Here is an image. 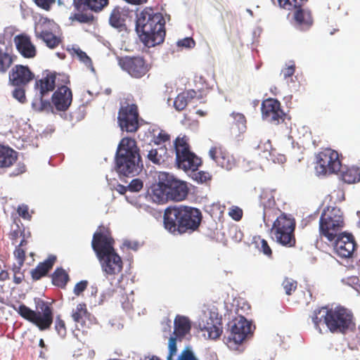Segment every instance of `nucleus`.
I'll list each match as a JSON object with an SVG mask.
<instances>
[{"label": "nucleus", "mask_w": 360, "mask_h": 360, "mask_svg": "<svg viewBox=\"0 0 360 360\" xmlns=\"http://www.w3.org/2000/svg\"><path fill=\"white\" fill-rule=\"evenodd\" d=\"M170 136L164 130H160L157 136H154L153 141L157 145H160L169 141Z\"/></svg>", "instance_id": "603ef678"}, {"label": "nucleus", "mask_w": 360, "mask_h": 360, "mask_svg": "<svg viewBox=\"0 0 360 360\" xmlns=\"http://www.w3.org/2000/svg\"><path fill=\"white\" fill-rule=\"evenodd\" d=\"M77 12L70 17L80 23H92L94 19L92 11L98 13L107 7L109 0H74Z\"/></svg>", "instance_id": "1a4fd4ad"}, {"label": "nucleus", "mask_w": 360, "mask_h": 360, "mask_svg": "<svg viewBox=\"0 0 360 360\" xmlns=\"http://www.w3.org/2000/svg\"><path fill=\"white\" fill-rule=\"evenodd\" d=\"M316 330L322 333L320 324L323 323L332 333L345 334L355 326L353 314L347 309L342 307L328 309L322 307L313 311L311 316Z\"/></svg>", "instance_id": "20e7f679"}, {"label": "nucleus", "mask_w": 360, "mask_h": 360, "mask_svg": "<svg viewBox=\"0 0 360 360\" xmlns=\"http://www.w3.org/2000/svg\"><path fill=\"white\" fill-rule=\"evenodd\" d=\"M296 221L290 214L282 213L274 221L271 233L275 241L287 248H293L296 245L295 230Z\"/></svg>", "instance_id": "6e6552de"}, {"label": "nucleus", "mask_w": 360, "mask_h": 360, "mask_svg": "<svg viewBox=\"0 0 360 360\" xmlns=\"http://www.w3.org/2000/svg\"><path fill=\"white\" fill-rule=\"evenodd\" d=\"M77 56L82 63H84L88 68H91L93 69V64L91 59L87 56V54L78 49L75 51Z\"/></svg>", "instance_id": "de8ad7c7"}, {"label": "nucleus", "mask_w": 360, "mask_h": 360, "mask_svg": "<svg viewBox=\"0 0 360 360\" xmlns=\"http://www.w3.org/2000/svg\"><path fill=\"white\" fill-rule=\"evenodd\" d=\"M61 74L46 71L43 73L41 78H36L34 89L40 98L41 107L40 110H43L46 106L50 105L49 101H44L43 98L52 92L58 83H61Z\"/></svg>", "instance_id": "ddd939ff"}, {"label": "nucleus", "mask_w": 360, "mask_h": 360, "mask_svg": "<svg viewBox=\"0 0 360 360\" xmlns=\"http://www.w3.org/2000/svg\"><path fill=\"white\" fill-rule=\"evenodd\" d=\"M136 30L146 46L151 48L160 45L166 36L165 19L161 13L146 8L137 14Z\"/></svg>", "instance_id": "7ed1b4c3"}, {"label": "nucleus", "mask_w": 360, "mask_h": 360, "mask_svg": "<svg viewBox=\"0 0 360 360\" xmlns=\"http://www.w3.org/2000/svg\"><path fill=\"white\" fill-rule=\"evenodd\" d=\"M127 189H129L128 186H125L122 184L117 185L115 188V190L122 195L124 194L127 192Z\"/></svg>", "instance_id": "338daca9"}, {"label": "nucleus", "mask_w": 360, "mask_h": 360, "mask_svg": "<svg viewBox=\"0 0 360 360\" xmlns=\"http://www.w3.org/2000/svg\"><path fill=\"white\" fill-rule=\"evenodd\" d=\"M209 155L218 166L226 170H231L236 165L233 157L220 144L212 146L209 150Z\"/></svg>", "instance_id": "aec40b11"}, {"label": "nucleus", "mask_w": 360, "mask_h": 360, "mask_svg": "<svg viewBox=\"0 0 360 360\" xmlns=\"http://www.w3.org/2000/svg\"><path fill=\"white\" fill-rule=\"evenodd\" d=\"M341 167L340 155L336 150L326 148L316 155L315 171L317 175L337 174Z\"/></svg>", "instance_id": "9d476101"}, {"label": "nucleus", "mask_w": 360, "mask_h": 360, "mask_svg": "<svg viewBox=\"0 0 360 360\" xmlns=\"http://www.w3.org/2000/svg\"><path fill=\"white\" fill-rule=\"evenodd\" d=\"M37 39H41L46 45L50 49H54L61 43V39L53 33V31L48 32L46 34L39 37Z\"/></svg>", "instance_id": "f704fd0d"}, {"label": "nucleus", "mask_w": 360, "mask_h": 360, "mask_svg": "<svg viewBox=\"0 0 360 360\" xmlns=\"http://www.w3.org/2000/svg\"><path fill=\"white\" fill-rule=\"evenodd\" d=\"M18 159V153L12 148L0 144V168L10 167Z\"/></svg>", "instance_id": "bb28decb"}, {"label": "nucleus", "mask_w": 360, "mask_h": 360, "mask_svg": "<svg viewBox=\"0 0 360 360\" xmlns=\"http://www.w3.org/2000/svg\"><path fill=\"white\" fill-rule=\"evenodd\" d=\"M177 360H198L193 351L189 348H185L178 356Z\"/></svg>", "instance_id": "3c124183"}, {"label": "nucleus", "mask_w": 360, "mask_h": 360, "mask_svg": "<svg viewBox=\"0 0 360 360\" xmlns=\"http://www.w3.org/2000/svg\"><path fill=\"white\" fill-rule=\"evenodd\" d=\"M115 240L108 229L99 226L94 233L91 247L98 259L102 271L106 276L120 274L123 269L121 257L114 249Z\"/></svg>", "instance_id": "f03ea898"}, {"label": "nucleus", "mask_w": 360, "mask_h": 360, "mask_svg": "<svg viewBox=\"0 0 360 360\" xmlns=\"http://www.w3.org/2000/svg\"><path fill=\"white\" fill-rule=\"evenodd\" d=\"M19 237L25 238V232L24 229L22 230L18 226H17V229L13 230L11 233V239L13 241V243H14V240H16Z\"/></svg>", "instance_id": "680f3d73"}, {"label": "nucleus", "mask_w": 360, "mask_h": 360, "mask_svg": "<svg viewBox=\"0 0 360 360\" xmlns=\"http://www.w3.org/2000/svg\"><path fill=\"white\" fill-rule=\"evenodd\" d=\"M178 167L184 171H195L201 165L202 160L192 151L176 160Z\"/></svg>", "instance_id": "a878e982"}, {"label": "nucleus", "mask_w": 360, "mask_h": 360, "mask_svg": "<svg viewBox=\"0 0 360 360\" xmlns=\"http://www.w3.org/2000/svg\"><path fill=\"white\" fill-rule=\"evenodd\" d=\"M52 283L58 288H65L70 280L68 274L62 267L56 268L51 275Z\"/></svg>", "instance_id": "7c9ffc66"}, {"label": "nucleus", "mask_w": 360, "mask_h": 360, "mask_svg": "<svg viewBox=\"0 0 360 360\" xmlns=\"http://www.w3.org/2000/svg\"><path fill=\"white\" fill-rule=\"evenodd\" d=\"M17 212L19 216L24 219L30 220L32 218L31 214L29 213V207L26 205H20L18 207Z\"/></svg>", "instance_id": "4d7b16f0"}, {"label": "nucleus", "mask_w": 360, "mask_h": 360, "mask_svg": "<svg viewBox=\"0 0 360 360\" xmlns=\"http://www.w3.org/2000/svg\"><path fill=\"white\" fill-rule=\"evenodd\" d=\"M33 1L38 7L46 11H49L51 8V6L56 2V0H33Z\"/></svg>", "instance_id": "864d4df0"}, {"label": "nucleus", "mask_w": 360, "mask_h": 360, "mask_svg": "<svg viewBox=\"0 0 360 360\" xmlns=\"http://www.w3.org/2000/svg\"><path fill=\"white\" fill-rule=\"evenodd\" d=\"M13 41L16 49L22 57L32 58L36 56L37 49L29 35L25 33L18 34L14 37Z\"/></svg>", "instance_id": "5701e85b"}, {"label": "nucleus", "mask_w": 360, "mask_h": 360, "mask_svg": "<svg viewBox=\"0 0 360 360\" xmlns=\"http://www.w3.org/2000/svg\"><path fill=\"white\" fill-rule=\"evenodd\" d=\"M56 260L57 257L56 255H50L44 262H39L37 266L30 271L32 279L33 281H38L47 276Z\"/></svg>", "instance_id": "b1692460"}, {"label": "nucleus", "mask_w": 360, "mask_h": 360, "mask_svg": "<svg viewBox=\"0 0 360 360\" xmlns=\"http://www.w3.org/2000/svg\"><path fill=\"white\" fill-rule=\"evenodd\" d=\"M55 329L58 334L64 338L67 334V329L65 321L60 318V316H57L55 321Z\"/></svg>", "instance_id": "c03bdc74"}, {"label": "nucleus", "mask_w": 360, "mask_h": 360, "mask_svg": "<svg viewBox=\"0 0 360 360\" xmlns=\"http://www.w3.org/2000/svg\"><path fill=\"white\" fill-rule=\"evenodd\" d=\"M187 105V97L184 94H179L174 99V107L179 111L184 110Z\"/></svg>", "instance_id": "37998d69"}, {"label": "nucleus", "mask_w": 360, "mask_h": 360, "mask_svg": "<svg viewBox=\"0 0 360 360\" xmlns=\"http://www.w3.org/2000/svg\"><path fill=\"white\" fill-rule=\"evenodd\" d=\"M116 170L126 176H135L143 165L135 139L124 137L118 144L115 155Z\"/></svg>", "instance_id": "39448f33"}, {"label": "nucleus", "mask_w": 360, "mask_h": 360, "mask_svg": "<svg viewBox=\"0 0 360 360\" xmlns=\"http://www.w3.org/2000/svg\"><path fill=\"white\" fill-rule=\"evenodd\" d=\"M194 179L199 183H207L212 179V175L204 171H200L194 174Z\"/></svg>", "instance_id": "09e8293b"}, {"label": "nucleus", "mask_w": 360, "mask_h": 360, "mask_svg": "<svg viewBox=\"0 0 360 360\" xmlns=\"http://www.w3.org/2000/svg\"><path fill=\"white\" fill-rule=\"evenodd\" d=\"M123 22L120 8L118 7L113 8L109 18L110 25L113 27L120 28L123 25Z\"/></svg>", "instance_id": "e433bc0d"}, {"label": "nucleus", "mask_w": 360, "mask_h": 360, "mask_svg": "<svg viewBox=\"0 0 360 360\" xmlns=\"http://www.w3.org/2000/svg\"><path fill=\"white\" fill-rule=\"evenodd\" d=\"M345 226L342 211L337 207H326L319 219V235L333 242Z\"/></svg>", "instance_id": "423d86ee"}, {"label": "nucleus", "mask_w": 360, "mask_h": 360, "mask_svg": "<svg viewBox=\"0 0 360 360\" xmlns=\"http://www.w3.org/2000/svg\"><path fill=\"white\" fill-rule=\"evenodd\" d=\"M302 6L293 7L292 10H295L293 17L295 20L296 25L299 27L300 30H307L313 24V19L311 12L302 8Z\"/></svg>", "instance_id": "393cba45"}, {"label": "nucleus", "mask_w": 360, "mask_h": 360, "mask_svg": "<svg viewBox=\"0 0 360 360\" xmlns=\"http://www.w3.org/2000/svg\"><path fill=\"white\" fill-rule=\"evenodd\" d=\"M295 71V65L294 64H291L285 68H284L281 70V73L283 74L285 79L292 77Z\"/></svg>", "instance_id": "e2e57ef3"}, {"label": "nucleus", "mask_w": 360, "mask_h": 360, "mask_svg": "<svg viewBox=\"0 0 360 360\" xmlns=\"http://www.w3.org/2000/svg\"><path fill=\"white\" fill-rule=\"evenodd\" d=\"M148 159L153 163L160 165L162 161V156L158 154L157 149H151L148 153Z\"/></svg>", "instance_id": "5fc2aeb1"}, {"label": "nucleus", "mask_w": 360, "mask_h": 360, "mask_svg": "<svg viewBox=\"0 0 360 360\" xmlns=\"http://www.w3.org/2000/svg\"><path fill=\"white\" fill-rule=\"evenodd\" d=\"M202 219L201 211L186 205H175L165 210L164 227L173 235L191 234L196 231Z\"/></svg>", "instance_id": "f257e3e1"}, {"label": "nucleus", "mask_w": 360, "mask_h": 360, "mask_svg": "<svg viewBox=\"0 0 360 360\" xmlns=\"http://www.w3.org/2000/svg\"><path fill=\"white\" fill-rule=\"evenodd\" d=\"M176 44L179 47L188 49L193 48L195 45V41L191 37H186L183 39L179 40Z\"/></svg>", "instance_id": "13d9d810"}, {"label": "nucleus", "mask_w": 360, "mask_h": 360, "mask_svg": "<svg viewBox=\"0 0 360 360\" xmlns=\"http://www.w3.org/2000/svg\"><path fill=\"white\" fill-rule=\"evenodd\" d=\"M37 309L41 311H34L24 304H20L14 309L24 319L35 325L40 330H49L53 320V309L44 300L37 303Z\"/></svg>", "instance_id": "0eeeda50"}, {"label": "nucleus", "mask_w": 360, "mask_h": 360, "mask_svg": "<svg viewBox=\"0 0 360 360\" xmlns=\"http://www.w3.org/2000/svg\"><path fill=\"white\" fill-rule=\"evenodd\" d=\"M89 313L86 305L84 303H79L77 305L75 310L72 313V319L77 323L83 324L84 319L88 316Z\"/></svg>", "instance_id": "72a5a7b5"}, {"label": "nucleus", "mask_w": 360, "mask_h": 360, "mask_svg": "<svg viewBox=\"0 0 360 360\" xmlns=\"http://www.w3.org/2000/svg\"><path fill=\"white\" fill-rule=\"evenodd\" d=\"M342 180L347 184H355L360 181V168L358 167H347L341 173Z\"/></svg>", "instance_id": "2f4dec72"}, {"label": "nucleus", "mask_w": 360, "mask_h": 360, "mask_svg": "<svg viewBox=\"0 0 360 360\" xmlns=\"http://www.w3.org/2000/svg\"><path fill=\"white\" fill-rule=\"evenodd\" d=\"M250 330V323L242 316L233 322L229 335L224 336V342L230 347L236 346L245 339Z\"/></svg>", "instance_id": "2eb2a0df"}, {"label": "nucleus", "mask_w": 360, "mask_h": 360, "mask_svg": "<svg viewBox=\"0 0 360 360\" xmlns=\"http://www.w3.org/2000/svg\"><path fill=\"white\" fill-rule=\"evenodd\" d=\"M260 204L264 207V209L271 207L276 204L274 195L270 191H262L260 196Z\"/></svg>", "instance_id": "4c0bfd02"}, {"label": "nucleus", "mask_w": 360, "mask_h": 360, "mask_svg": "<svg viewBox=\"0 0 360 360\" xmlns=\"http://www.w3.org/2000/svg\"><path fill=\"white\" fill-rule=\"evenodd\" d=\"M261 110L263 118L271 124H278L285 120V114L277 99L270 98L264 100Z\"/></svg>", "instance_id": "dca6fc26"}, {"label": "nucleus", "mask_w": 360, "mask_h": 360, "mask_svg": "<svg viewBox=\"0 0 360 360\" xmlns=\"http://www.w3.org/2000/svg\"><path fill=\"white\" fill-rule=\"evenodd\" d=\"M231 116L233 119V127H235L239 133H243L247 128L245 115L240 112H233Z\"/></svg>", "instance_id": "c9c22d12"}, {"label": "nucleus", "mask_w": 360, "mask_h": 360, "mask_svg": "<svg viewBox=\"0 0 360 360\" xmlns=\"http://www.w3.org/2000/svg\"><path fill=\"white\" fill-rule=\"evenodd\" d=\"M30 236L31 233L28 231L27 233H25V237L22 238L20 244L18 246L24 248L28 243L27 238H30Z\"/></svg>", "instance_id": "774afa93"}, {"label": "nucleus", "mask_w": 360, "mask_h": 360, "mask_svg": "<svg viewBox=\"0 0 360 360\" xmlns=\"http://www.w3.org/2000/svg\"><path fill=\"white\" fill-rule=\"evenodd\" d=\"M308 0H278L279 6L287 10H292L293 7L302 6L303 3Z\"/></svg>", "instance_id": "ea45409f"}, {"label": "nucleus", "mask_w": 360, "mask_h": 360, "mask_svg": "<svg viewBox=\"0 0 360 360\" xmlns=\"http://www.w3.org/2000/svg\"><path fill=\"white\" fill-rule=\"evenodd\" d=\"M282 286L285 290V294L291 295L297 288V282L291 278L286 277L282 282Z\"/></svg>", "instance_id": "58836bf2"}, {"label": "nucleus", "mask_w": 360, "mask_h": 360, "mask_svg": "<svg viewBox=\"0 0 360 360\" xmlns=\"http://www.w3.org/2000/svg\"><path fill=\"white\" fill-rule=\"evenodd\" d=\"M139 113L136 104L129 103L127 100L120 103L118 111L117 123L121 130L128 133H135L140 125Z\"/></svg>", "instance_id": "9b49d317"}, {"label": "nucleus", "mask_w": 360, "mask_h": 360, "mask_svg": "<svg viewBox=\"0 0 360 360\" xmlns=\"http://www.w3.org/2000/svg\"><path fill=\"white\" fill-rule=\"evenodd\" d=\"M88 281H81L77 283L73 289V292L75 295L79 296L87 288Z\"/></svg>", "instance_id": "bf43d9fd"}, {"label": "nucleus", "mask_w": 360, "mask_h": 360, "mask_svg": "<svg viewBox=\"0 0 360 360\" xmlns=\"http://www.w3.org/2000/svg\"><path fill=\"white\" fill-rule=\"evenodd\" d=\"M14 276H13V281L15 284H20L22 283L24 275L22 274H20V271H18V266L13 268Z\"/></svg>", "instance_id": "0e129e2a"}, {"label": "nucleus", "mask_w": 360, "mask_h": 360, "mask_svg": "<svg viewBox=\"0 0 360 360\" xmlns=\"http://www.w3.org/2000/svg\"><path fill=\"white\" fill-rule=\"evenodd\" d=\"M15 59L11 52L0 47V73H5L10 68Z\"/></svg>", "instance_id": "473e14b6"}, {"label": "nucleus", "mask_w": 360, "mask_h": 360, "mask_svg": "<svg viewBox=\"0 0 360 360\" xmlns=\"http://www.w3.org/2000/svg\"><path fill=\"white\" fill-rule=\"evenodd\" d=\"M143 181L139 179H133L128 185L129 191L133 192H139L143 188Z\"/></svg>", "instance_id": "6e6d98bb"}, {"label": "nucleus", "mask_w": 360, "mask_h": 360, "mask_svg": "<svg viewBox=\"0 0 360 360\" xmlns=\"http://www.w3.org/2000/svg\"><path fill=\"white\" fill-rule=\"evenodd\" d=\"M54 26L53 20L47 18L40 17L34 25V35L37 38L46 34L48 32L53 31Z\"/></svg>", "instance_id": "c85d7f7f"}, {"label": "nucleus", "mask_w": 360, "mask_h": 360, "mask_svg": "<svg viewBox=\"0 0 360 360\" xmlns=\"http://www.w3.org/2000/svg\"><path fill=\"white\" fill-rule=\"evenodd\" d=\"M349 345L352 349H360V331L356 333L354 336L350 338Z\"/></svg>", "instance_id": "052dcab7"}, {"label": "nucleus", "mask_w": 360, "mask_h": 360, "mask_svg": "<svg viewBox=\"0 0 360 360\" xmlns=\"http://www.w3.org/2000/svg\"><path fill=\"white\" fill-rule=\"evenodd\" d=\"M165 176L169 200L176 202L185 200L188 194L187 184L167 172H165Z\"/></svg>", "instance_id": "f3484780"}, {"label": "nucleus", "mask_w": 360, "mask_h": 360, "mask_svg": "<svg viewBox=\"0 0 360 360\" xmlns=\"http://www.w3.org/2000/svg\"><path fill=\"white\" fill-rule=\"evenodd\" d=\"M174 145L176 153V160L191 152L188 143V139L186 136L182 137L178 136L175 139Z\"/></svg>", "instance_id": "c756f323"}, {"label": "nucleus", "mask_w": 360, "mask_h": 360, "mask_svg": "<svg viewBox=\"0 0 360 360\" xmlns=\"http://www.w3.org/2000/svg\"><path fill=\"white\" fill-rule=\"evenodd\" d=\"M198 328L202 332H207V335L204 336L207 339H218L222 333V323L217 316H205L200 319L198 323Z\"/></svg>", "instance_id": "6ab92c4d"}, {"label": "nucleus", "mask_w": 360, "mask_h": 360, "mask_svg": "<svg viewBox=\"0 0 360 360\" xmlns=\"http://www.w3.org/2000/svg\"><path fill=\"white\" fill-rule=\"evenodd\" d=\"M257 243V248H259L260 252H262L265 255H266L269 257H271L272 256V250L265 239L260 238L259 237V242Z\"/></svg>", "instance_id": "49530a36"}, {"label": "nucleus", "mask_w": 360, "mask_h": 360, "mask_svg": "<svg viewBox=\"0 0 360 360\" xmlns=\"http://www.w3.org/2000/svg\"><path fill=\"white\" fill-rule=\"evenodd\" d=\"M61 83H58V89L53 94L51 101L58 111H66L72 101V93L66 85L70 83L68 76L61 75Z\"/></svg>", "instance_id": "4468645a"}, {"label": "nucleus", "mask_w": 360, "mask_h": 360, "mask_svg": "<svg viewBox=\"0 0 360 360\" xmlns=\"http://www.w3.org/2000/svg\"><path fill=\"white\" fill-rule=\"evenodd\" d=\"M243 214V210L238 206H232L229 210V215L236 221L242 219Z\"/></svg>", "instance_id": "8fccbe9b"}, {"label": "nucleus", "mask_w": 360, "mask_h": 360, "mask_svg": "<svg viewBox=\"0 0 360 360\" xmlns=\"http://www.w3.org/2000/svg\"><path fill=\"white\" fill-rule=\"evenodd\" d=\"M34 79L28 66L15 65L8 74L9 83L13 86H25Z\"/></svg>", "instance_id": "a211bd4d"}, {"label": "nucleus", "mask_w": 360, "mask_h": 360, "mask_svg": "<svg viewBox=\"0 0 360 360\" xmlns=\"http://www.w3.org/2000/svg\"><path fill=\"white\" fill-rule=\"evenodd\" d=\"M120 68L131 77L141 79L150 70L151 64L141 56H125L117 58Z\"/></svg>", "instance_id": "f8f14e48"}, {"label": "nucleus", "mask_w": 360, "mask_h": 360, "mask_svg": "<svg viewBox=\"0 0 360 360\" xmlns=\"http://www.w3.org/2000/svg\"><path fill=\"white\" fill-rule=\"evenodd\" d=\"M166 184L165 172H159L158 181L151 186V192L150 193V198L153 202L161 204L169 200Z\"/></svg>", "instance_id": "4be33fe9"}, {"label": "nucleus", "mask_w": 360, "mask_h": 360, "mask_svg": "<svg viewBox=\"0 0 360 360\" xmlns=\"http://www.w3.org/2000/svg\"><path fill=\"white\" fill-rule=\"evenodd\" d=\"M176 338L171 337L168 342V355L167 360H174V357L177 354Z\"/></svg>", "instance_id": "79ce46f5"}, {"label": "nucleus", "mask_w": 360, "mask_h": 360, "mask_svg": "<svg viewBox=\"0 0 360 360\" xmlns=\"http://www.w3.org/2000/svg\"><path fill=\"white\" fill-rule=\"evenodd\" d=\"M25 172V165L23 163H19L18 167L11 173V175L18 176Z\"/></svg>", "instance_id": "69168bd1"}, {"label": "nucleus", "mask_w": 360, "mask_h": 360, "mask_svg": "<svg viewBox=\"0 0 360 360\" xmlns=\"http://www.w3.org/2000/svg\"><path fill=\"white\" fill-rule=\"evenodd\" d=\"M25 87V86H15L12 92L13 98L21 103H25L27 101Z\"/></svg>", "instance_id": "a18cd8bd"}, {"label": "nucleus", "mask_w": 360, "mask_h": 360, "mask_svg": "<svg viewBox=\"0 0 360 360\" xmlns=\"http://www.w3.org/2000/svg\"><path fill=\"white\" fill-rule=\"evenodd\" d=\"M13 254L15 259L18 260V271H20V269L23 266L25 260V250L23 248L16 246Z\"/></svg>", "instance_id": "a19ab883"}, {"label": "nucleus", "mask_w": 360, "mask_h": 360, "mask_svg": "<svg viewBox=\"0 0 360 360\" xmlns=\"http://www.w3.org/2000/svg\"><path fill=\"white\" fill-rule=\"evenodd\" d=\"M191 322L186 316H177L174 319L175 338L182 339L191 330Z\"/></svg>", "instance_id": "cd10ccee"}, {"label": "nucleus", "mask_w": 360, "mask_h": 360, "mask_svg": "<svg viewBox=\"0 0 360 360\" xmlns=\"http://www.w3.org/2000/svg\"><path fill=\"white\" fill-rule=\"evenodd\" d=\"M335 252L342 258L350 257L356 247L354 239L351 234H339L333 240Z\"/></svg>", "instance_id": "412c9836"}]
</instances>
